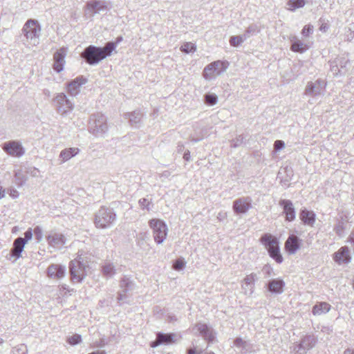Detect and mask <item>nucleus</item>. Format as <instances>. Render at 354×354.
Wrapping results in <instances>:
<instances>
[{
    "label": "nucleus",
    "instance_id": "a19ab883",
    "mask_svg": "<svg viewBox=\"0 0 354 354\" xmlns=\"http://www.w3.org/2000/svg\"><path fill=\"white\" fill-rule=\"evenodd\" d=\"M259 32V28L257 25L252 24L248 27L245 30L246 35L250 37L251 35H256Z\"/></svg>",
    "mask_w": 354,
    "mask_h": 354
},
{
    "label": "nucleus",
    "instance_id": "69168bd1",
    "mask_svg": "<svg viewBox=\"0 0 354 354\" xmlns=\"http://www.w3.org/2000/svg\"><path fill=\"white\" fill-rule=\"evenodd\" d=\"M88 354H106L105 351H94V352H91Z\"/></svg>",
    "mask_w": 354,
    "mask_h": 354
},
{
    "label": "nucleus",
    "instance_id": "9b49d317",
    "mask_svg": "<svg viewBox=\"0 0 354 354\" xmlns=\"http://www.w3.org/2000/svg\"><path fill=\"white\" fill-rule=\"evenodd\" d=\"M350 61L345 57H337L330 62V70L334 76L344 75L350 66Z\"/></svg>",
    "mask_w": 354,
    "mask_h": 354
},
{
    "label": "nucleus",
    "instance_id": "37998d69",
    "mask_svg": "<svg viewBox=\"0 0 354 354\" xmlns=\"http://www.w3.org/2000/svg\"><path fill=\"white\" fill-rule=\"evenodd\" d=\"M313 33V26L310 24L306 25L301 30V35L304 38H308Z\"/></svg>",
    "mask_w": 354,
    "mask_h": 354
},
{
    "label": "nucleus",
    "instance_id": "f8f14e48",
    "mask_svg": "<svg viewBox=\"0 0 354 354\" xmlns=\"http://www.w3.org/2000/svg\"><path fill=\"white\" fill-rule=\"evenodd\" d=\"M317 342V339L315 336L310 335L304 336L300 342L294 346L295 354H306L316 345Z\"/></svg>",
    "mask_w": 354,
    "mask_h": 354
},
{
    "label": "nucleus",
    "instance_id": "603ef678",
    "mask_svg": "<svg viewBox=\"0 0 354 354\" xmlns=\"http://www.w3.org/2000/svg\"><path fill=\"white\" fill-rule=\"evenodd\" d=\"M239 40L240 39L237 36H232L230 39V44L232 46L237 47L242 44Z\"/></svg>",
    "mask_w": 354,
    "mask_h": 354
},
{
    "label": "nucleus",
    "instance_id": "a18cd8bd",
    "mask_svg": "<svg viewBox=\"0 0 354 354\" xmlns=\"http://www.w3.org/2000/svg\"><path fill=\"white\" fill-rule=\"evenodd\" d=\"M35 239L38 243L41 242L43 239L42 229L39 226H36L33 230Z\"/></svg>",
    "mask_w": 354,
    "mask_h": 354
},
{
    "label": "nucleus",
    "instance_id": "052dcab7",
    "mask_svg": "<svg viewBox=\"0 0 354 354\" xmlns=\"http://www.w3.org/2000/svg\"><path fill=\"white\" fill-rule=\"evenodd\" d=\"M239 37V39H240L239 41H241V43H243L244 41H245L248 37L246 35L245 33H244L243 35H238L237 36Z\"/></svg>",
    "mask_w": 354,
    "mask_h": 354
},
{
    "label": "nucleus",
    "instance_id": "4be33fe9",
    "mask_svg": "<svg viewBox=\"0 0 354 354\" xmlns=\"http://www.w3.org/2000/svg\"><path fill=\"white\" fill-rule=\"evenodd\" d=\"M66 55V50L64 48H60L54 54L53 69L56 72L60 73L63 70Z\"/></svg>",
    "mask_w": 354,
    "mask_h": 354
},
{
    "label": "nucleus",
    "instance_id": "7c9ffc66",
    "mask_svg": "<svg viewBox=\"0 0 354 354\" xmlns=\"http://www.w3.org/2000/svg\"><path fill=\"white\" fill-rule=\"evenodd\" d=\"M330 309V305L326 302H319L316 304L312 310L314 315H321L328 313Z\"/></svg>",
    "mask_w": 354,
    "mask_h": 354
},
{
    "label": "nucleus",
    "instance_id": "e2e57ef3",
    "mask_svg": "<svg viewBox=\"0 0 354 354\" xmlns=\"http://www.w3.org/2000/svg\"><path fill=\"white\" fill-rule=\"evenodd\" d=\"M344 354H354V350L347 348L344 351Z\"/></svg>",
    "mask_w": 354,
    "mask_h": 354
},
{
    "label": "nucleus",
    "instance_id": "c03bdc74",
    "mask_svg": "<svg viewBox=\"0 0 354 354\" xmlns=\"http://www.w3.org/2000/svg\"><path fill=\"white\" fill-rule=\"evenodd\" d=\"M67 342L71 345H76L82 342V337L79 334H75L69 337Z\"/></svg>",
    "mask_w": 354,
    "mask_h": 354
},
{
    "label": "nucleus",
    "instance_id": "de8ad7c7",
    "mask_svg": "<svg viewBox=\"0 0 354 354\" xmlns=\"http://www.w3.org/2000/svg\"><path fill=\"white\" fill-rule=\"evenodd\" d=\"M147 239H148V236L146 232L140 233L137 237L138 245L142 247Z\"/></svg>",
    "mask_w": 354,
    "mask_h": 354
},
{
    "label": "nucleus",
    "instance_id": "774afa93",
    "mask_svg": "<svg viewBox=\"0 0 354 354\" xmlns=\"http://www.w3.org/2000/svg\"><path fill=\"white\" fill-rule=\"evenodd\" d=\"M184 147L183 145V144H178V151H182L183 148Z\"/></svg>",
    "mask_w": 354,
    "mask_h": 354
},
{
    "label": "nucleus",
    "instance_id": "cd10ccee",
    "mask_svg": "<svg viewBox=\"0 0 354 354\" xmlns=\"http://www.w3.org/2000/svg\"><path fill=\"white\" fill-rule=\"evenodd\" d=\"M299 218L305 225L313 227L315 224V214L313 211L306 209H301L299 213Z\"/></svg>",
    "mask_w": 354,
    "mask_h": 354
},
{
    "label": "nucleus",
    "instance_id": "09e8293b",
    "mask_svg": "<svg viewBox=\"0 0 354 354\" xmlns=\"http://www.w3.org/2000/svg\"><path fill=\"white\" fill-rule=\"evenodd\" d=\"M32 230L31 228H28L24 233V238H22V240L24 241V243L26 244V243L31 240L32 237Z\"/></svg>",
    "mask_w": 354,
    "mask_h": 354
},
{
    "label": "nucleus",
    "instance_id": "bb28decb",
    "mask_svg": "<svg viewBox=\"0 0 354 354\" xmlns=\"http://www.w3.org/2000/svg\"><path fill=\"white\" fill-rule=\"evenodd\" d=\"M284 286V281L280 279H272L267 284L268 290L274 294H281L283 291Z\"/></svg>",
    "mask_w": 354,
    "mask_h": 354
},
{
    "label": "nucleus",
    "instance_id": "20e7f679",
    "mask_svg": "<svg viewBox=\"0 0 354 354\" xmlns=\"http://www.w3.org/2000/svg\"><path fill=\"white\" fill-rule=\"evenodd\" d=\"M261 241L268 250L270 257L277 263H281L283 257L280 253L278 239L270 234H266L261 236Z\"/></svg>",
    "mask_w": 354,
    "mask_h": 354
},
{
    "label": "nucleus",
    "instance_id": "b1692460",
    "mask_svg": "<svg viewBox=\"0 0 354 354\" xmlns=\"http://www.w3.org/2000/svg\"><path fill=\"white\" fill-rule=\"evenodd\" d=\"M24 241L22 240V237L17 238L12 245V248L10 252V259L14 258V261H16L21 257V252H23L25 246Z\"/></svg>",
    "mask_w": 354,
    "mask_h": 354
},
{
    "label": "nucleus",
    "instance_id": "6e6552de",
    "mask_svg": "<svg viewBox=\"0 0 354 354\" xmlns=\"http://www.w3.org/2000/svg\"><path fill=\"white\" fill-rule=\"evenodd\" d=\"M88 267L84 265L80 259H75L71 261L69 269L71 279L74 282H81L86 276V268Z\"/></svg>",
    "mask_w": 354,
    "mask_h": 354
},
{
    "label": "nucleus",
    "instance_id": "680f3d73",
    "mask_svg": "<svg viewBox=\"0 0 354 354\" xmlns=\"http://www.w3.org/2000/svg\"><path fill=\"white\" fill-rule=\"evenodd\" d=\"M328 29V26L326 24H322L319 28V30L322 32H326Z\"/></svg>",
    "mask_w": 354,
    "mask_h": 354
},
{
    "label": "nucleus",
    "instance_id": "f03ea898",
    "mask_svg": "<svg viewBox=\"0 0 354 354\" xmlns=\"http://www.w3.org/2000/svg\"><path fill=\"white\" fill-rule=\"evenodd\" d=\"M116 217V214L113 209L101 207L95 214V226L98 229L109 228L115 221Z\"/></svg>",
    "mask_w": 354,
    "mask_h": 354
},
{
    "label": "nucleus",
    "instance_id": "412c9836",
    "mask_svg": "<svg viewBox=\"0 0 354 354\" xmlns=\"http://www.w3.org/2000/svg\"><path fill=\"white\" fill-rule=\"evenodd\" d=\"M301 239L297 236L290 234L285 243V248L290 254H294L300 248Z\"/></svg>",
    "mask_w": 354,
    "mask_h": 354
},
{
    "label": "nucleus",
    "instance_id": "72a5a7b5",
    "mask_svg": "<svg viewBox=\"0 0 354 354\" xmlns=\"http://www.w3.org/2000/svg\"><path fill=\"white\" fill-rule=\"evenodd\" d=\"M125 116L129 118L130 124L133 125L138 124L142 118V114L140 111H133L131 113H127Z\"/></svg>",
    "mask_w": 354,
    "mask_h": 354
},
{
    "label": "nucleus",
    "instance_id": "e433bc0d",
    "mask_svg": "<svg viewBox=\"0 0 354 354\" xmlns=\"http://www.w3.org/2000/svg\"><path fill=\"white\" fill-rule=\"evenodd\" d=\"M305 3V0H289L288 5L291 10H295L297 8H303Z\"/></svg>",
    "mask_w": 354,
    "mask_h": 354
},
{
    "label": "nucleus",
    "instance_id": "338daca9",
    "mask_svg": "<svg viewBox=\"0 0 354 354\" xmlns=\"http://www.w3.org/2000/svg\"><path fill=\"white\" fill-rule=\"evenodd\" d=\"M169 175H170V173L168 171H165L162 174V176H164L166 178L169 177Z\"/></svg>",
    "mask_w": 354,
    "mask_h": 354
},
{
    "label": "nucleus",
    "instance_id": "58836bf2",
    "mask_svg": "<svg viewBox=\"0 0 354 354\" xmlns=\"http://www.w3.org/2000/svg\"><path fill=\"white\" fill-rule=\"evenodd\" d=\"M246 137L244 135H239L235 139L232 140L231 146L233 147H238L243 144Z\"/></svg>",
    "mask_w": 354,
    "mask_h": 354
},
{
    "label": "nucleus",
    "instance_id": "dca6fc26",
    "mask_svg": "<svg viewBox=\"0 0 354 354\" xmlns=\"http://www.w3.org/2000/svg\"><path fill=\"white\" fill-rule=\"evenodd\" d=\"M3 149L9 155L20 157L24 154V149L21 145L17 141H9L5 142Z\"/></svg>",
    "mask_w": 354,
    "mask_h": 354
},
{
    "label": "nucleus",
    "instance_id": "ddd939ff",
    "mask_svg": "<svg viewBox=\"0 0 354 354\" xmlns=\"http://www.w3.org/2000/svg\"><path fill=\"white\" fill-rule=\"evenodd\" d=\"M107 6L106 3L100 0H92L86 3L85 16L93 19V17L96 14H99L100 12L106 10Z\"/></svg>",
    "mask_w": 354,
    "mask_h": 354
},
{
    "label": "nucleus",
    "instance_id": "f704fd0d",
    "mask_svg": "<svg viewBox=\"0 0 354 354\" xmlns=\"http://www.w3.org/2000/svg\"><path fill=\"white\" fill-rule=\"evenodd\" d=\"M102 273L108 278L112 277L115 274V266L111 263H105L102 266Z\"/></svg>",
    "mask_w": 354,
    "mask_h": 354
},
{
    "label": "nucleus",
    "instance_id": "6e6d98bb",
    "mask_svg": "<svg viewBox=\"0 0 354 354\" xmlns=\"http://www.w3.org/2000/svg\"><path fill=\"white\" fill-rule=\"evenodd\" d=\"M8 194L12 198H17L19 196V192L15 188L10 189Z\"/></svg>",
    "mask_w": 354,
    "mask_h": 354
},
{
    "label": "nucleus",
    "instance_id": "3c124183",
    "mask_svg": "<svg viewBox=\"0 0 354 354\" xmlns=\"http://www.w3.org/2000/svg\"><path fill=\"white\" fill-rule=\"evenodd\" d=\"M262 271L265 273L266 277H271L273 273V269L269 265L264 266Z\"/></svg>",
    "mask_w": 354,
    "mask_h": 354
},
{
    "label": "nucleus",
    "instance_id": "393cba45",
    "mask_svg": "<svg viewBox=\"0 0 354 354\" xmlns=\"http://www.w3.org/2000/svg\"><path fill=\"white\" fill-rule=\"evenodd\" d=\"M291 46L290 49L293 52L303 53L308 50L310 47L309 42H306L299 39L296 36H293L290 39Z\"/></svg>",
    "mask_w": 354,
    "mask_h": 354
},
{
    "label": "nucleus",
    "instance_id": "79ce46f5",
    "mask_svg": "<svg viewBox=\"0 0 354 354\" xmlns=\"http://www.w3.org/2000/svg\"><path fill=\"white\" fill-rule=\"evenodd\" d=\"M138 204L142 209H146L147 211L151 210V202L149 200H148L147 198H140L138 201Z\"/></svg>",
    "mask_w": 354,
    "mask_h": 354
},
{
    "label": "nucleus",
    "instance_id": "a211bd4d",
    "mask_svg": "<svg viewBox=\"0 0 354 354\" xmlns=\"http://www.w3.org/2000/svg\"><path fill=\"white\" fill-rule=\"evenodd\" d=\"M48 243L53 248H61L66 243V237L59 232L52 231L46 236Z\"/></svg>",
    "mask_w": 354,
    "mask_h": 354
},
{
    "label": "nucleus",
    "instance_id": "f257e3e1",
    "mask_svg": "<svg viewBox=\"0 0 354 354\" xmlns=\"http://www.w3.org/2000/svg\"><path fill=\"white\" fill-rule=\"evenodd\" d=\"M115 48V44L111 41L107 42L104 47L90 45L84 48L81 53V57L89 65H96L110 56Z\"/></svg>",
    "mask_w": 354,
    "mask_h": 354
},
{
    "label": "nucleus",
    "instance_id": "c9c22d12",
    "mask_svg": "<svg viewBox=\"0 0 354 354\" xmlns=\"http://www.w3.org/2000/svg\"><path fill=\"white\" fill-rule=\"evenodd\" d=\"M205 103L209 106H214L218 102V97L216 94L207 93L204 95Z\"/></svg>",
    "mask_w": 354,
    "mask_h": 354
},
{
    "label": "nucleus",
    "instance_id": "0eeeda50",
    "mask_svg": "<svg viewBox=\"0 0 354 354\" xmlns=\"http://www.w3.org/2000/svg\"><path fill=\"white\" fill-rule=\"evenodd\" d=\"M56 111L62 115H66L73 109V103L69 100L64 93L57 94L53 99Z\"/></svg>",
    "mask_w": 354,
    "mask_h": 354
},
{
    "label": "nucleus",
    "instance_id": "39448f33",
    "mask_svg": "<svg viewBox=\"0 0 354 354\" xmlns=\"http://www.w3.org/2000/svg\"><path fill=\"white\" fill-rule=\"evenodd\" d=\"M41 26L36 19H28L22 28V32L30 44L36 46L39 44V38L41 32Z\"/></svg>",
    "mask_w": 354,
    "mask_h": 354
},
{
    "label": "nucleus",
    "instance_id": "5fc2aeb1",
    "mask_svg": "<svg viewBox=\"0 0 354 354\" xmlns=\"http://www.w3.org/2000/svg\"><path fill=\"white\" fill-rule=\"evenodd\" d=\"M335 230L339 236H342L344 230L343 223H339L335 227Z\"/></svg>",
    "mask_w": 354,
    "mask_h": 354
},
{
    "label": "nucleus",
    "instance_id": "0e129e2a",
    "mask_svg": "<svg viewBox=\"0 0 354 354\" xmlns=\"http://www.w3.org/2000/svg\"><path fill=\"white\" fill-rule=\"evenodd\" d=\"M187 354H198L195 350V348H191L187 351Z\"/></svg>",
    "mask_w": 354,
    "mask_h": 354
},
{
    "label": "nucleus",
    "instance_id": "423d86ee",
    "mask_svg": "<svg viewBox=\"0 0 354 354\" xmlns=\"http://www.w3.org/2000/svg\"><path fill=\"white\" fill-rule=\"evenodd\" d=\"M149 225L153 230V235L155 242L161 244L165 240L168 228L166 223L158 218H153L149 221Z\"/></svg>",
    "mask_w": 354,
    "mask_h": 354
},
{
    "label": "nucleus",
    "instance_id": "4c0bfd02",
    "mask_svg": "<svg viewBox=\"0 0 354 354\" xmlns=\"http://www.w3.org/2000/svg\"><path fill=\"white\" fill-rule=\"evenodd\" d=\"M180 50L183 53H189L194 52L196 50V47L194 44L191 42H185L181 46Z\"/></svg>",
    "mask_w": 354,
    "mask_h": 354
},
{
    "label": "nucleus",
    "instance_id": "c85d7f7f",
    "mask_svg": "<svg viewBox=\"0 0 354 354\" xmlns=\"http://www.w3.org/2000/svg\"><path fill=\"white\" fill-rule=\"evenodd\" d=\"M196 328L204 339L209 342H212L214 339V335L213 334L212 330L206 324L198 323L196 325Z\"/></svg>",
    "mask_w": 354,
    "mask_h": 354
},
{
    "label": "nucleus",
    "instance_id": "473e14b6",
    "mask_svg": "<svg viewBox=\"0 0 354 354\" xmlns=\"http://www.w3.org/2000/svg\"><path fill=\"white\" fill-rule=\"evenodd\" d=\"M234 346L241 350V353H246L250 351V344L241 337H237L234 340Z\"/></svg>",
    "mask_w": 354,
    "mask_h": 354
},
{
    "label": "nucleus",
    "instance_id": "9d476101",
    "mask_svg": "<svg viewBox=\"0 0 354 354\" xmlns=\"http://www.w3.org/2000/svg\"><path fill=\"white\" fill-rule=\"evenodd\" d=\"M326 89V83L322 80H317L315 82H309L305 88L304 95L318 97L324 94Z\"/></svg>",
    "mask_w": 354,
    "mask_h": 354
},
{
    "label": "nucleus",
    "instance_id": "aec40b11",
    "mask_svg": "<svg viewBox=\"0 0 354 354\" xmlns=\"http://www.w3.org/2000/svg\"><path fill=\"white\" fill-rule=\"evenodd\" d=\"M279 205L283 207V213L286 216V220L292 221L295 218V209L291 201L287 199H281L279 202Z\"/></svg>",
    "mask_w": 354,
    "mask_h": 354
},
{
    "label": "nucleus",
    "instance_id": "4d7b16f0",
    "mask_svg": "<svg viewBox=\"0 0 354 354\" xmlns=\"http://www.w3.org/2000/svg\"><path fill=\"white\" fill-rule=\"evenodd\" d=\"M6 189L3 187L1 183L0 182V199L5 197Z\"/></svg>",
    "mask_w": 354,
    "mask_h": 354
},
{
    "label": "nucleus",
    "instance_id": "bf43d9fd",
    "mask_svg": "<svg viewBox=\"0 0 354 354\" xmlns=\"http://www.w3.org/2000/svg\"><path fill=\"white\" fill-rule=\"evenodd\" d=\"M183 158H184L185 160H187V161H189V158H190V152H189V151L187 150V151L184 153Z\"/></svg>",
    "mask_w": 354,
    "mask_h": 354
},
{
    "label": "nucleus",
    "instance_id": "4468645a",
    "mask_svg": "<svg viewBox=\"0 0 354 354\" xmlns=\"http://www.w3.org/2000/svg\"><path fill=\"white\" fill-rule=\"evenodd\" d=\"M134 288L133 282L127 277H124L120 282V291L118 292L117 299L118 302L122 304L127 303V299L129 297V293Z\"/></svg>",
    "mask_w": 354,
    "mask_h": 354
},
{
    "label": "nucleus",
    "instance_id": "1a4fd4ad",
    "mask_svg": "<svg viewBox=\"0 0 354 354\" xmlns=\"http://www.w3.org/2000/svg\"><path fill=\"white\" fill-rule=\"evenodd\" d=\"M227 68V63L219 60L216 61L212 62L205 67L203 75L205 80H210L215 76L219 75L225 71Z\"/></svg>",
    "mask_w": 354,
    "mask_h": 354
},
{
    "label": "nucleus",
    "instance_id": "a878e982",
    "mask_svg": "<svg viewBox=\"0 0 354 354\" xmlns=\"http://www.w3.org/2000/svg\"><path fill=\"white\" fill-rule=\"evenodd\" d=\"M334 260L339 264L348 263L351 261V257L348 247H342L337 252L334 253Z\"/></svg>",
    "mask_w": 354,
    "mask_h": 354
},
{
    "label": "nucleus",
    "instance_id": "7ed1b4c3",
    "mask_svg": "<svg viewBox=\"0 0 354 354\" xmlns=\"http://www.w3.org/2000/svg\"><path fill=\"white\" fill-rule=\"evenodd\" d=\"M108 131L107 118L102 113L91 115L88 123V131L95 137L103 136Z\"/></svg>",
    "mask_w": 354,
    "mask_h": 354
},
{
    "label": "nucleus",
    "instance_id": "c756f323",
    "mask_svg": "<svg viewBox=\"0 0 354 354\" xmlns=\"http://www.w3.org/2000/svg\"><path fill=\"white\" fill-rule=\"evenodd\" d=\"M80 152V149L77 147H70L62 150L59 153L61 162L64 163L73 157L75 156Z\"/></svg>",
    "mask_w": 354,
    "mask_h": 354
},
{
    "label": "nucleus",
    "instance_id": "864d4df0",
    "mask_svg": "<svg viewBox=\"0 0 354 354\" xmlns=\"http://www.w3.org/2000/svg\"><path fill=\"white\" fill-rule=\"evenodd\" d=\"M27 173L29 174L32 177H37L39 175V170L35 167L29 168L27 171Z\"/></svg>",
    "mask_w": 354,
    "mask_h": 354
},
{
    "label": "nucleus",
    "instance_id": "6ab92c4d",
    "mask_svg": "<svg viewBox=\"0 0 354 354\" xmlns=\"http://www.w3.org/2000/svg\"><path fill=\"white\" fill-rule=\"evenodd\" d=\"M65 274L66 268L60 264L52 263L47 268V276L53 279H61Z\"/></svg>",
    "mask_w": 354,
    "mask_h": 354
},
{
    "label": "nucleus",
    "instance_id": "2f4dec72",
    "mask_svg": "<svg viewBox=\"0 0 354 354\" xmlns=\"http://www.w3.org/2000/svg\"><path fill=\"white\" fill-rule=\"evenodd\" d=\"M257 279V276L255 273H251L248 275H247L244 280H243V284L242 285L243 289L246 290V286H250V294H252L253 292V289L254 286V281Z\"/></svg>",
    "mask_w": 354,
    "mask_h": 354
},
{
    "label": "nucleus",
    "instance_id": "49530a36",
    "mask_svg": "<svg viewBox=\"0 0 354 354\" xmlns=\"http://www.w3.org/2000/svg\"><path fill=\"white\" fill-rule=\"evenodd\" d=\"M185 266V262L182 259H178L176 260L173 265V268L176 270H183Z\"/></svg>",
    "mask_w": 354,
    "mask_h": 354
},
{
    "label": "nucleus",
    "instance_id": "ea45409f",
    "mask_svg": "<svg viewBox=\"0 0 354 354\" xmlns=\"http://www.w3.org/2000/svg\"><path fill=\"white\" fill-rule=\"evenodd\" d=\"M15 183L19 186H22L26 181V178L22 174L21 171H17L15 174Z\"/></svg>",
    "mask_w": 354,
    "mask_h": 354
},
{
    "label": "nucleus",
    "instance_id": "5701e85b",
    "mask_svg": "<svg viewBox=\"0 0 354 354\" xmlns=\"http://www.w3.org/2000/svg\"><path fill=\"white\" fill-rule=\"evenodd\" d=\"M174 334L172 333H158L156 335V339L150 343V346L152 348H156L161 344H169L174 342Z\"/></svg>",
    "mask_w": 354,
    "mask_h": 354
},
{
    "label": "nucleus",
    "instance_id": "8fccbe9b",
    "mask_svg": "<svg viewBox=\"0 0 354 354\" xmlns=\"http://www.w3.org/2000/svg\"><path fill=\"white\" fill-rule=\"evenodd\" d=\"M285 147V143L283 140H276L274 143V150L278 151L283 149Z\"/></svg>",
    "mask_w": 354,
    "mask_h": 354
},
{
    "label": "nucleus",
    "instance_id": "f3484780",
    "mask_svg": "<svg viewBox=\"0 0 354 354\" xmlns=\"http://www.w3.org/2000/svg\"><path fill=\"white\" fill-rule=\"evenodd\" d=\"M87 82V79L80 75L77 77L75 79L67 83V91L68 93L72 95H77L80 91V88L82 85Z\"/></svg>",
    "mask_w": 354,
    "mask_h": 354
},
{
    "label": "nucleus",
    "instance_id": "2eb2a0df",
    "mask_svg": "<svg viewBox=\"0 0 354 354\" xmlns=\"http://www.w3.org/2000/svg\"><path fill=\"white\" fill-rule=\"evenodd\" d=\"M252 207V200L250 197H243L233 202V210L237 214H245Z\"/></svg>",
    "mask_w": 354,
    "mask_h": 354
},
{
    "label": "nucleus",
    "instance_id": "13d9d810",
    "mask_svg": "<svg viewBox=\"0 0 354 354\" xmlns=\"http://www.w3.org/2000/svg\"><path fill=\"white\" fill-rule=\"evenodd\" d=\"M348 242L351 243L354 246V230H353L348 239Z\"/></svg>",
    "mask_w": 354,
    "mask_h": 354
}]
</instances>
